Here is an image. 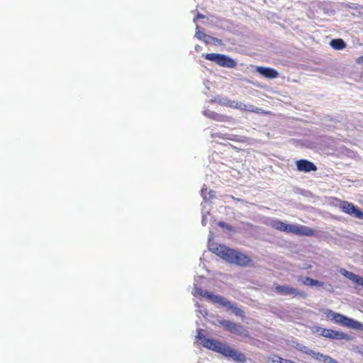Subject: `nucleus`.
Returning a JSON list of instances; mask_svg holds the SVG:
<instances>
[{"mask_svg": "<svg viewBox=\"0 0 363 363\" xmlns=\"http://www.w3.org/2000/svg\"><path fill=\"white\" fill-rule=\"evenodd\" d=\"M202 343L203 347L214 352L220 353L223 356L228 358H231L235 361L244 362L246 359L244 354L233 350L228 345L223 343L218 340L210 339L204 336L202 338Z\"/></svg>", "mask_w": 363, "mask_h": 363, "instance_id": "f257e3e1", "label": "nucleus"}, {"mask_svg": "<svg viewBox=\"0 0 363 363\" xmlns=\"http://www.w3.org/2000/svg\"><path fill=\"white\" fill-rule=\"evenodd\" d=\"M270 225L279 231L300 236H313L315 233V230L308 226L288 224L280 220H272Z\"/></svg>", "mask_w": 363, "mask_h": 363, "instance_id": "f03ea898", "label": "nucleus"}, {"mask_svg": "<svg viewBox=\"0 0 363 363\" xmlns=\"http://www.w3.org/2000/svg\"><path fill=\"white\" fill-rule=\"evenodd\" d=\"M217 256L230 263L246 266L251 263V259L240 251H213Z\"/></svg>", "mask_w": 363, "mask_h": 363, "instance_id": "7ed1b4c3", "label": "nucleus"}, {"mask_svg": "<svg viewBox=\"0 0 363 363\" xmlns=\"http://www.w3.org/2000/svg\"><path fill=\"white\" fill-rule=\"evenodd\" d=\"M205 58L224 67L234 68L237 65V63L233 59L222 54L208 53L205 55Z\"/></svg>", "mask_w": 363, "mask_h": 363, "instance_id": "20e7f679", "label": "nucleus"}, {"mask_svg": "<svg viewBox=\"0 0 363 363\" xmlns=\"http://www.w3.org/2000/svg\"><path fill=\"white\" fill-rule=\"evenodd\" d=\"M315 333H318L320 336L332 340H351V337L350 335L342 332L323 328L319 326L315 328Z\"/></svg>", "mask_w": 363, "mask_h": 363, "instance_id": "39448f33", "label": "nucleus"}, {"mask_svg": "<svg viewBox=\"0 0 363 363\" xmlns=\"http://www.w3.org/2000/svg\"><path fill=\"white\" fill-rule=\"evenodd\" d=\"M332 320L347 328L363 330V324L340 313H336Z\"/></svg>", "mask_w": 363, "mask_h": 363, "instance_id": "423d86ee", "label": "nucleus"}, {"mask_svg": "<svg viewBox=\"0 0 363 363\" xmlns=\"http://www.w3.org/2000/svg\"><path fill=\"white\" fill-rule=\"evenodd\" d=\"M339 207L343 213L354 216V218L363 220V211H362L352 203L348 202L347 201H341L340 202Z\"/></svg>", "mask_w": 363, "mask_h": 363, "instance_id": "0eeeda50", "label": "nucleus"}, {"mask_svg": "<svg viewBox=\"0 0 363 363\" xmlns=\"http://www.w3.org/2000/svg\"><path fill=\"white\" fill-rule=\"evenodd\" d=\"M218 323L220 325L223 326L226 330L230 333L235 335H243L245 336H248V331L245 329L241 325L233 323L230 320H219Z\"/></svg>", "mask_w": 363, "mask_h": 363, "instance_id": "6e6552de", "label": "nucleus"}, {"mask_svg": "<svg viewBox=\"0 0 363 363\" xmlns=\"http://www.w3.org/2000/svg\"><path fill=\"white\" fill-rule=\"evenodd\" d=\"M274 291L281 295H292L294 296H300L303 298L306 296L305 292L298 291L289 285H279L276 284L274 285Z\"/></svg>", "mask_w": 363, "mask_h": 363, "instance_id": "1a4fd4ad", "label": "nucleus"}, {"mask_svg": "<svg viewBox=\"0 0 363 363\" xmlns=\"http://www.w3.org/2000/svg\"><path fill=\"white\" fill-rule=\"evenodd\" d=\"M296 165L297 169L303 172H315L318 169L314 163L305 159L297 160Z\"/></svg>", "mask_w": 363, "mask_h": 363, "instance_id": "9d476101", "label": "nucleus"}, {"mask_svg": "<svg viewBox=\"0 0 363 363\" xmlns=\"http://www.w3.org/2000/svg\"><path fill=\"white\" fill-rule=\"evenodd\" d=\"M195 295L206 298L208 300L213 303H218L221 299L220 296L214 295L213 294L204 291L200 287H196L194 289Z\"/></svg>", "mask_w": 363, "mask_h": 363, "instance_id": "9b49d317", "label": "nucleus"}, {"mask_svg": "<svg viewBox=\"0 0 363 363\" xmlns=\"http://www.w3.org/2000/svg\"><path fill=\"white\" fill-rule=\"evenodd\" d=\"M256 70L262 76L268 79H275L279 76V72L271 67H257Z\"/></svg>", "mask_w": 363, "mask_h": 363, "instance_id": "f8f14e48", "label": "nucleus"}, {"mask_svg": "<svg viewBox=\"0 0 363 363\" xmlns=\"http://www.w3.org/2000/svg\"><path fill=\"white\" fill-rule=\"evenodd\" d=\"M221 299L222 300H220V301L218 303L219 304L226 307L228 309L232 310L233 312L234 313V314L237 316H240L242 318H243L245 316L244 312L242 310L236 307L235 305L233 304L230 301H228L226 298L221 297Z\"/></svg>", "mask_w": 363, "mask_h": 363, "instance_id": "ddd939ff", "label": "nucleus"}, {"mask_svg": "<svg viewBox=\"0 0 363 363\" xmlns=\"http://www.w3.org/2000/svg\"><path fill=\"white\" fill-rule=\"evenodd\" d=\"M341 273L348 279L352 281L353 282L357 284L358 285L363 286V278L360 277L355 274L349 272L346 269H342Z\"/></svg>", "mask_w": 363, "mask_h": 363, "instance_id": "4468645a", "label": "nucleus"}, {"mask_svg": "<svg viewBox=\"0 0 363 363\" xmlns=\"http://www.w3.org/2000/svg\"><path fill=\"white\" fill-rule=\"evenodd\" d=\"M208 250H230L228 247H226L224 245H221L218 244L214 240V236L212 233H211L208 235Z\"/></svg>", "mask_w": 363, "mask_h": 363, "instance_id": "2eb2a0df", "label": "nucleus"}, {"mask_svg": "<svg viewBox=\"0 0 363 363\" xmlns=\"http://www.w3.org/2000/svg\"><path fill=\"white\" fill-rule=\"evenodd\" d=\"M330 46L335 50H342L346 48L345 42L340 38L333 39L330 43Z\"/></svg>", "mask_w": 363, "mask_h": 363, "instance_id": "dca6fc26", "label": "nucleus"}, {"mask_svg": "<svg viewBox=\"0 0 363 363\" xmlns=\"http://www.w3.org/2000/svg\"><path fill=\"white\" fill-rule=\"evenodd\" d=\"M226 104L231 108H239V109H247L246 104H243L242 103L238 104V103L235 102V101H229Z\"/></svg>", "mask_w": 363, "mask_h": 363, "instance_id": "f3484780", "label": "nucleus"}, {"mask_svg": "<svg viewBox=\"0 0 363 363\" xmlns=\"http://www.w3.org/2000/svg\"><path fill=\"white\" fill-rule=\"evenodd\" d=\"M246 110L248 111L254 112V113H267V112H264L261 108L255 107L253 105L247 106V109Z\"/></svg>", "mask_w": 363, "mask_h": 363, "instance_id": "a211bd4d", "label": "nucleus"}, {"mask_svg": "<svg viewBox=\"0 0 363 363\" xmlns=\"http://www.w3.org/2000/svg\"><path fill=\"white\" fill-rule=\"evenodd\" d=\"M203 37H204V40L206 42V43H220L221 40L218 39V38H213V37H211L210 35H208L206 34H203Z\"/></svg>", "mask_w": 363, "mask_h": 363, "instance_id": "6ab92c4d", "label": "nucleus"}, {"mask_svg": "<svg viewBox=\"0 0 363 363\" xmlns=\"http://www.w3.org/2000/svg\"><path fill=\"white\" fill-rule=\"evenodd\" d=\"M298 350L305 354H307L308 355H312L313 350L309 349L308 347L306 346H301Z\"/></svg>", "mask_w": 363, "mask_h": 363, "instance_id": "aec40b11", "label": "nucleus"}, {"mask_svg": "<svg viewBox=\"0 0 363 363\" xmlns=\"http://www.w3.org/2000/svg\"><path fill=\"white\" fill-rule=\"evenodd\" d=\"M311 356L316 360L323 361V359L325 355L318 352L313 351Z\"/></svg>", "mask_w": 363, "mask_h": 363, "instance_id": "412c9836", "label": "nucleus"}, {"mask_svg": "<svg viewBox=\"0 0 363 363\" xmlns=\"http://www.w3.org/2000/svg\"><path fill=\"white\" fill-rule=\"evenodd\" d=\"M313 281L314 279L310 277H306L303 281L302 283L304 285L306 286H313Z\"/></svg>", "mask_w": 363, "mask_h": 363, "instance_id": "4be33fe9", "label": "nucleus"}, {"mask_svg": "<svg viewBox=\"0 0 363 363\" xmlns=\"http://www.w3.org/2000/svg\"><path fill=\"white\" fill-rule=\"evenodd\" d=\"M335 312L331 311V310H327L325 312V314L326 315V317L330 319V320H333V317H334V315H335Z\"/></svg>", "mask_w": 363, "mask_h": 363, "instance_id": "5701e85b", "label": "nucleus"}, {"mask_svg": "<svg viewBox=\"0 0 363 363\" xmlns=\"http://www.w3.org/2000/svg\"><path fill=\"white\" fill-rule=\"evenodd\" d=\"M277 359L276 361L279 363H296L292 360L284 359L280 357H277Z\"/></svg>", "mask_w": 363, "mask_h": 363, "instance_id": "b1692460", "label": "nucleus"}, {"mask_svg": "<svg viewBox=\"0 0 363 363\" xmlns=\"http://www.w3.org/2000/svg\"><path fill=\"white\" fill-rule=\"evenodd\" d=\"M218 225L220 226L221 228H226L229 230H232V229H233L232 226H230V225H228L224 222H219Z\"/></svg>", "mask_w": 363, "mask_h": 363, "instance_id": "393cba45", "label": "nucleus"}, {"mask_svg": "<svg viewBox=\"0 0 363 363\" xmlns=\"http://www.w3.org/2000/svg\"><path fill=\"white\" fill-rule=\"evenodd\" d=\"M333 358L328 355H325L323 359V362L324 363H330L331 361H332Z\"/></svg>", "mask_w": 363, "mask_h": 363, "instance_id": "a878e982", "label": "nucleus"}, {"mask_svg": "<svg viewBox=\"0 0 363 363\" xmlns=\"http://www.w3.org/2000/svg\"><path fill=\"white\" fill-rule=\"evenodd\" d=\"M313 286H323V282L319 281L318 280L314 279L313 281Z\"/></svg>", "mask_w": 363, "mask_h": 363, "instance_id": "bb28decb", "label": "nucleus"}, {"mask_svg": "<svg viewBox=\"0 0 363 363\" xmlns=\"http://www.w3.org/2000/svg\"><path fill=\"white\" fill-rule=\"evenodd\" d=\"M356 62L357 64H363V55H362V56L359 57L358 58H357Z\"/></svg>", "mask_w": 363, "mask_h": 363, "instance_id": "cd10ccee", "label": "nucleus"}, {"mask_svg": "<svg viewBox=\"0 0 363 363\" xmlns=\"http://www.w3.org/2000/svg\"><path fill=\"white\" fill-rule=\"evenodd\" d=\"M197 18H203L204 16L203 14L199 13L196 16Z\"/></svg>", "mask_w": 363, "mask_h": 363, "instance_id": "c85d7f7f", "label": "nucleus"}, {"mask_svg": "<svg viewBox=\"0 0 363 363\" xmlns=\"http://www.w3.org/2000/svg\"><path fill=\"white\" fill-rule=\"evenodd\" d=\"M330 363H339L337 360H335V359L333 358L332 361Z\"/></svg>", "mask_w": 363, "mask_h": 363, "instance_id": "c756f323", "label": "nucleus"}, {"mask_svg": "<svg viewBox=\"0 0 363 363\" xmlns=\"http://www.w3.org/2000/svg\"><path fill=\"white\" fill-rule=\"evenodd\" d=\"M330 363H339L337 360H335V359L333 358L332 361Z\"/></svg>", "mask_w": 363, "mask_h": 363, "instance_id": "7c9ffc66", "label": "nucleus"}]
</instances>
